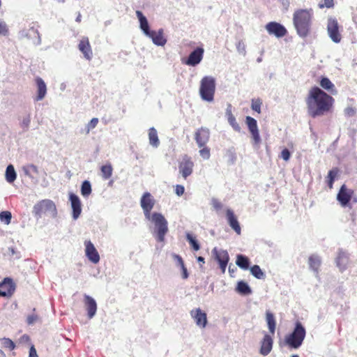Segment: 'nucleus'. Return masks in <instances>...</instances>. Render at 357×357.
I'll list each match as a JSON object with an SVG mask.
<instances>
[{
	"instance_id": "f257e3e1",
	"label": "nucleus",
	"mask_w": 357,
	"mask_h": 357,
	"mask_svg": "<svg viewBox=\"0 0 357 357\" xmlns=\"http://www.w3.org/2000/svg\"><path fill=\"white\" fill-rule=\"evenodd\" d=\"M334 99L319 87L312 88L306 98L307 112L313 118L328 112L333 107Z\"/></svg>"
},
{
	"instance_id": "f03ea898",
	"label": "nucleus",
	"mask_w": 357,
	"mask_h": 357,
	"mask_svg": "<svg viewBox=\"0 0 357 357\" xmlns=\"http://www.w3.org/2000/svg\"><path fill=\"white\" fill-rule=\"evenodd\" d=\"M313 15L312 8L298 9L294 11L293 23L299 36L305 38L309 34Z\"/></svg>"
},
{
	"instance_id": "7ed1b4c3",
	"label": "nucleus",
	"mask_w": 357,
	"mask_h": 357,
	"mask_svg": "<svg viewBox=\"0 0 357 357\" xmlns=\"http://www.w3.org/2000/svg\"><path fill=\"white\" fill-rule=\"evenodd\" d=\"M146 219L151 222L153 225V235L158 242L164 243L165 241V236L167 234L168 222L165 216L158 212H153L151 215Z\"/></svg>"
},
{
	"instance_id": "20e7f679",
	"label": "nucleus",
	"mask_w": 357,
	"mask_h": 357,
	"mask_svg": "<svg viewBox=\"0 0 357 357\" xmlns=\"http://www.w3.org/2000/svg\"><path fill=\"white\" fill-rule=\"evenodd\" d=\"M32 213L37 220L41 218L43 215L53 218L57 215L56 205L50 199H43L37 202L33 207Z\"/></svg>"
},
{
	"instance_id": "39448f33",
	"label": "nucleus",
	"mask_w": 357,
	"mask_h": 357,
	"mask_svg": "<svg viewBox=\"0 0 357 357\" xmlns=\"http://www.w3.org/2000/svg\"><path fill=\"white\" fill-rule=\"evenodd\" d=\"M306 335V330L302 324L297 321L293 331L285 337L286 344L292 349H298Z\"/></svg>"
},
{
	"instance_id": "423d86ee",
	"label": "nucleus",
	"mask_w": 357,
	"mask_h": 357,
	"mask_svg": "<svg viewBox=\"0 0 357 357\" xmlns=\"http://www.w3.org/2000/svg\"><path fill=\"white\" fill-rule=\"evenodd\" d=\"M215 91V80L213 77L205 76L200 82L199 94L202 100L212 102Z\"/></svg>"
},
{
	"instance_id": "0eeeda50",
	"label": "nucleus",
	"mask_w": 357,
	"mask_h": 357,
	"mask_svg": "<svg viewBox=\"0 0 357 357\" xmlns=\"http://www.w3.org/2000/svg\"><path fill=\"white\" fill-rule=\"evenodd\" d=\"M339 29L340 26L337 20L334 17H329L327 22V32L329 38L335 43H339L342 40Z\"/></svg>"
},
{
	"instance_id": "6e6552de",
	"label": "nucleus",
	"mask_w": 357,
	"mask_h": 357,
	"mask_svg": "<svg viewBox=\"0 0 357 357\" xmlns=\"http://www.w3.org/2000/svg\"><path fill=\"white\" fill-rule=\"evenodd\" d=\"M155 204V200L153 195L149 192H144L140 199V206L143 211L145 218L152 215V209Z\"/></svg>"
},
{
	"instance_id": "1a4fd4ad",
	"label": "nucleus",
	"mask_w": 357,
	"mask_h": 357,
	"mask_svg": "<svg viewBox=\"0 0 357 357\" xmlns=\"http://www.w3.org/2000/svg\"><path fill=\"white\" fill-rule=\"evenodd\" d=\"M211 253L214 259L218 263L222 273H225L229 260V256L227 251L222 249H218L215 247L212 250Z\"/></svg>"
},
{
	"instance_id": "9d476101",
	"label": "nucleus",
	"mask_w": 357,
	"mask_h": 357,
	"mask_svg": "<svg viewBox=\"0 0 357 357\" xmlns=\"http://www.w3.org/2000/svg\"><path fill=\"white\" fill-rule=\"evenodd\" d=\"M266 29L270 35H273L277 38L284 36L287 31L285 27L280 23L271 22L266 25Z\"/></svg>"
},
{
	"instance_id": "9b49d317",
	"label": "nucleus",
	"mask_w": 357,
	"mask_h": 357,
	"mask_svg": "<svg viewBox=\"0 0 357 357\" xmlns=\"http://www.w3.org/2000/svg\"><path fill=\"white\" fill-rule=\"evenodd\" d=\"M353 194L352 190L348 189L345 185H342L337 195V200L342 206L345 207L349 204Z\"/></svg>"
},
{
	"instance_id": "f8f14e48",
	"label": "nucleus",
	"mask_w": 357,
	"mask_h": 357,
	"mask_svg": "<svg viewBox=\"0 0 357 357\" xmlns=\"http://www.w3.org/2000/svg\"><path fill=\"white\" fill-rule=\"evenodd\" d=\"M245 122L248 125L249 131L251 133L254 144H259L261 142V138L259 133L257 121L251 116H247L245 119Z\"/></svg>"
},
{
	"instance_id": "ddd939ff",
	"label": "nucleus",
	"mask_w": 357,
	"mask_h": 357,
	"mask_svg": "<svg viewBox=\"0 0 357 357\" xmlns=\"http://www.w3.org/2000/svg\"><path fill=\"white\" fill-rule=\"evenodd\" d=\"M190 314L197 326L202 328L206 327L207 324V316L204 311L200 308H196L192 310Z\"/></svg>"
},
{
	"instance_id": "4468645a",
	"label": "nucleus",
	"mask_w": 357,
	"mask_h": 357,
	"mask_svg": "<svg viewBox=\"0 0 357 357\" xmlns=\"http://www.w3.org/2000/svg\"><path fill=\"white\" fill-rule=\"evenodd\" d=\"M194 163L190 158H183L179 162L178 170L179 173L184 178H186L192 173Z\"/></svg>"
},
{
	"instance_id": "2eb2a0df",
	"label": "nucleus",
	"mask_w": 357,
	"mask_h": 357,
	"mask_svg": "<svg viewBox=\"0 0 357 357\" xmlns=\"http://www.w3.org/2000/svg\"><path fill=\"white\" fill-rule=\"evenodd\" d=\"M204 50L202 47H197L189 55L185 64L190 66L198 65L203 59Z\"/></svg>"
},
{
	"instance_id": "dca6fc26",
	"label": "nucleus",
	"mask_w": 357,
	"mask_h": 357,
	"mask_svg": "<svg viewBox=\"0 0 357 357\" xmlns=\"http://www.w3.org/2000/svg\"><path fill=\"white\" fill-rule=\"evenodd\" d=\"M84 245L85 254L88 259L93 264L98 263L100 261V255L92 242L91 241H86Z\"/></svg>"
},
{
	"instance_id": "f3484780",
	"label": "nucleus",
	"mask_w": 357,
	"mask_h": 357,
	"mask_svg": "<svg viewBox=\"0 0 357 357\" xmlns=\"http://www.w3.org/2000/svg\"><path fill=\"white\" fill-rule=\"evenodd\" d=\"M69 200L73 210V218L74 220H77L82 212V204L80 199L77 195L71 192L69 195Z\"/></svg>"
},
{
	"instance_id": "a211bd4d",
	"label": "nucleus",
	"mask_w": 357,
	"mask_h": 357,
	"mask_svg": "<svg viewBox=\"0 0 357 357\" xmlns=\"http://www.w3.org/2000/svg\"><path fill=\"white\" fill-rule=\"evenodd\" d=\"M78 49L86 59L90 61L92 59L93 52L87 37H82L78 45Z\"/></svg>"
},
{
	"instance_id": "6ab92c4d",
	"label": "nucleus",
	"mask_w": 357,
	"mask_h": 357,
	"mask_svg": "<svg viewBox=\"0 0 357 357\" xmlns=\"http://www.w3.org/2000/svg\"><path fill=\"white\" fill-rule=\"evenodd\" d=\"M349 261L348 253L342 250H340L335 259V263L340 272H343L347 268Z\"/></svg>"
},
{
	"instance_id": "aec40b11",
	"label": "nucleus",
	"mask_w": 357,
	"mask_h": 357,
	"mask_svg": "<svg viewBox=\"0 0 357 357\" xmlns=\"http://www.w3.org/2000/svg\"><path fill=\"white\" fill-rule=\"evenodd\" d=\"M84 305L89 319H92L96 314L97 303L93 298L89 295H84Z\"/></svg>"
},
{
	"instance_id": "412c9836",
	"label": "nucleus",
	"mask_w": 357,
	"mask_h": 357,
	"mask_svg": "<svg viewBox=\"0 0 357 357\" xmlns=\"http://www.w3.org/2000/svg\"><path fill=\"white\" fill-rule=\"evenodd\" d=\"M20 37L21 38L31 39L33 37H36V39L33 43V44L38 45L41 43V38L38 31L33 27H31L28 29H23L20 32Z\"/></svg>"
},
{
	"instance_id": "4be33fe9",
	"label": "nucleus",
	"mask_w": 357,
	"mask_h": 357,
	"mask_svg": "<svg viewBox=\"0 0 357 357\" xmlns=\"http://www.w3.org/2000/svg\"><path fill=\"white\" fill-rule=\"evenodd\" d=\"M152 40L153 44L158 46H164L167 43V39L164 36V31L162 29H160L157 32L155 31H151L150 34L146 36Z\"/></svg>"
},
{
	"instance_id": "5701e85b",
	"label": "nucleus",
	"mask_w": 357,
	"mask_h": 357,
	"mask_svg": "<svg viewBox=\"0 0 357 357\" xmlns=\"http://www.w3.org/2000/svg\"><path fill=\"white\" fill-rule=\"evenodd\" d=\"M273 344V340L271 336L268 334H265L261 342L259 353L264 356L268 355L272 350Z\"/></svg>"
},
{
	"instance_id": "b1692460",
	"label": "nucleus",
	"mask_w": 357,
	"mask_h": 357,
	"mask_svg": "<svg viewBox=\"0 0 357 357\" xmlns=\"http://www.w3.org/2000/svg\"><path fill=\"white\" fill-rule=\"evenodd\" d=\"M210 132L206 128H201L195 132V140L199 147L204 146L209 139Z\"/></svg>"
},
{
	"instance_id": "393cba45",
	"label": "nucleus",
	"mask_w": 357,
	"mask_h": 357,
	"mask_svg": "<svg viewBox=\"0 0 357 357\" xmlns=\"http://www.w3.org/2000/svg\"><path fill=\"white\" fill-rule=\"evenodd\" d=\"M227 218L229 226L235 231L237 234H241V229L239 222L231 209L227 211Z\"/></svg>"
},
{
	"instance_id": "a878e982",
	"label": "nucleus",
	"mask_w": 357,
	"mask_h": 357,
	"mask_svg": "<svg viewBox=\"0 0 357 357\" xmlns=\"http://www.w3.org/2000/svg\"><path fill=\"white\" fill-rule=\"evenodd\" d=\"M8 284V289L7 290H1L0 289V297H10L11 296L15 290V284L13 282V280L10 278H5L1 282L2 285H6Z\"/></svg>"
},
{
	"instance_id": "bb28decb",
	"label": "nucleus",
	"mask_w": 357,
	"mask_h": 357,
	"mask_svg": "<svg viewBox=\"0 0 357 357\" xmlns=\"http://www.w3.org/2000/svg\"><path fill=\"white\" fill-rule=\"evenodd\" d=\"M136 15L139 20V28L144 33V34L146 36L147 35L150 34V28L149 25L148 20L146 17L144 15L142 12L140 10L136 11Z\"/></svg>"
},
{
	"instance_id": "cd10ccee",
	"label": "nucleus",
	"mask_w": 357,
	"mask_h": 357,
	"mask_svg": "<svg viewBox=\"0 0 357 357\" xmlns=\"http://www.w3.org/2000/svg\"><path fill=\"white\" fill-rule=\"evenodd\" d=\"M37 84V97L36 100L37 101L43 100L47 93V87L45 82L40 77H37L36 79Z\"/></svg>"
},
{
	"instance_id": "c85d7f7f",
	"label": "nucleus",
	"mask_w": 357,
	"mask_h": 357,
	"mask_svg": "<svg viewBox=\"0 0 357 357\" xmlns=\"http://www.w3.org/2000/svg\"><path fill=\"white\" fill-rule=\"evenodd\" d=\"M321 264V260L319 256L317 255H312L309 257V266L312 270L316 276L319 275V267Z\"/></svg>"
},
{
	"instance_id": "c756f323",
	"label": "nucleus",
	"mask_w": 357,
	"mask_h": 357,
	"mask_svg": "<svg viewBox=\"0 0 357 357\" xmlns=\"http://www.w3.org/2000/svg\"><path fill=\"white\" fill-rule=\"evenodd\" d=\"M236 291L241 295H249L252 293V289L248 284L243 280L238 282Z\"/></svg>"
},
{
	"instance_id": "7c9ffc66",
	"label": "nucleus",
	"mask_w": 357,
	"mask_h": 357,
	"mask_svg": "<svg viewBox=\"0 0 357 357\" xmlns=\"http://www.w3.org/2000/svg\"><path fill=\"white\" fill-rule=\"evenodd\" d=\"M17 178V173L13 165H8L5 172L6 181L9 183H13Z\"/></svg>"
},
{
	"instance_id": "2f4dec72",
	"label": "nucleus",
	"mask_w": 357,
	"mask_h": 357,
	"mask_svg": "<svg viewBox=\"0 0 357 357\" xmlns=\"http://www.w3.org/2000/svg\"><path fill=\"white\" fill-rule=\"evenodd\" d=\"M266 319L268 325V330L271 333L274 334L275 331L276 321L274 314L270 312L266 311Z\"/></svg>"
},
{
	"instance_id": "473e14b6",
	"label": "nucleus",
	"mask_w": 357,
	"mask_h": 357,
	"mask_svg": "<svg viewBox=\"0 0 357 357\" xmlns=\"http://www.w3.org/2000/svg\"><path fill=\"white\" fill-rule=\"evenodd\" d=\"M236 265L243 270H248L250 266L249 259L243 255H238L236 261Z\"/></svg>"
},
{
	"instance_id": "72a5a7b5",
	"label": "nucleus",
	"mask_w": 357,
	"mask_h": 357,
	"mask_svg": "<svg viewBox=\"0 0 357 357\" xmlns=\"http://www.w3.org/2000/svg\"><path fill=\"white\" fill-rule=\"evenodd\" d=\"M149 144L153 147H158L160 141L158 136V132L154 128H151L149 130Z\"/></svg>"
},
{
	"instance_id": "f704fd0d",
	"label": "nucleus",
	"mask_w": 357,
	"mask_h": 357,
	"mask_svg": "<svg viewBox=\"0 0 357 357\" xmlns=\"http://www.w3.org/2000/svg\"><path fill=\"white\" fill-rule=\"evenodd\" d=\"M92 189L90 181L85 180L82 182L81 185V195L87 198L91 194Z\"/></svg>"
},
{
	"instance_id": "c9c22d12",
	"label": "nucleus",
	"mask_w": 357,
	"mask_h": 357,
	"mask_svg": "<svg viewBox=\"0 0 357 357\" xmlns=\"http://www.w3.org/2000/svg\"><path fill=\"white\" fill-rule=\"evenodd\" d=\"M250 273L257 279L264 280L266 278V274L258 265H254L250 267Z\"/></svg>"
},
{
	"instance_id": "e433bc0d",
	"label": "nucleus",
	"mask_w": 357,
	"mask_h": 357,
	"mask_svg": "<svg viewBox=\"0 0 357 357\" xmlns=\"http://www.w3.org/2000/svg\"><path fill=\"white\" fill-rule=\"evenodd\" d=\"M338 170L337 169L335 168L328 172V176L326 178V182L328 188L330 189L333 188V183L335 181V179L337 175Z\"/></svg>"
},
{
	"instance_id": "4c0bfd02",
	"label": "nucleus",
	"mask_w": 357,
	"mask_h": 357,
	"mask_svg": "<svg viewBox=\"0 0 357 357\" xmlns=\"http://www.w3.org/2000/svg\"><path fill=\"white\" fill-rule=\"evenodd\" d=\"M22 170L29 177H33L34 174H38V168L33 165H24L22 167Z\"/></svg>"
},
{
	"instance_id": "58836bf2",
	"label": "nucleus",
	"mask_w": 357,
	"mask_h": 357,
	"mask_svg": "<svg viewBox=\"0 0 357 357\" xmlns=\"http://www.w3.org/2000/svg\"><path fill=\"white\" fill-rule=\"evenodd\" d=\"M102 176L105 180L109 178L112 174V167L111 165H105L101 167Z\"/></svg>"
},
{
	"instance_id": "ea45409f",
	"label": "nucleus",
	"mask_w": 357,
	"mask_h": 357,
	"mask_svg": "<svg viewBox=\"0 0 357 357\" xmlns=\"http://www.w3.org/2000/svg\"><path fill=\"white\" fill-rule=\"evenodd\" d=\"M186 239L189 242L193 250L197 251L200 249L199 243H198L195 237H194L191 234H186Z\"/></svg>"
},
{
	"instance_id": "a19ab883",
	"label": "nucleus",
	"mask_w": 357,
	"mask_h": 357,
	"mask_svg": "<svg viewBox=\"0 0 357 357\" xmlns=\"http://www.w3.org/2000/svg\"><path fill=\"white\" fill-rule=\"evenodd\" d=\"M12 214L10 211H5L0 212V220L6 225L10 223Z\"/></svg>"
},
{
	"instance_id": "79ce46f5",
	"label": "nucleus",
	"mask_w": 357,
	"mask_h": 357,
	"mask_svg": "<svg viewBox=\"0 0 357 357\" xmlns=\"http://www.w3.org/2000/svg\"><path fill=\"white\" fill-rule=\"evenodd\" d=\"M320 85L326 90L331 91L334 88V84L327 77H324L320 82Z\"/></svg>"
},
{
	"instance_id": "37998d69",
	"label": "nucleus",
	"mask_w": 357,
	"mask_h": 357,
	"mask_svg": "<svg viewBox=\"0 0 357 357\" xmlns=\"http://www.w3.org/2000/svg\"><path fill=\"white\" fill-rule=\"evenodd\" d=\"M2 345L5 348L9 349V350L12 351L15 348V344L13 340L9 338L3 337L1 340Z\"/></svg>"
},
{
	"instance_id": "c03bdc74",
	"label": "nucleus",
	"mask_w": 357,
	"mask_h": 357,
	"mask_svg": "<svg viewBox=\"0 0 357 357\" xmlns=\"http://www.w3.org/2000/svg\"><path fill=\"white\" fill-rule=\"evenodd\" d=\"M31 123V116L29 114L23 117L20 122V127L23 129L24 131H27Z\"/></svg>"
},
{
	"instance_id": "a18cd8bd",
	"label": "nucleus",
	"mask_w": 357,
	"mask_h": 357,
	"mask_svg": "<svg viewBox=\"0 0 357 357\" xmlns=\"http://www.w3.org/2000/svg\"><path fill=\"white\" fill-rule=\"evenodd\" d=\"M227 121L229 125L233 128V129L236 132L241 131V127L239 124L236 122L235 116L233 115L227 118Z\"/></svg>"
},
{
	"instance_id": "49530a36",
	"label": "nucleus",
	"mask_w": 357,
	"mask_h": 357,
	"mask_svg": "<svg viewBox=\"0 0 357 357\" xmlns=\"http://www.w3.org/2000/svg\"><path fill=\"white\" fill-rule=\"evenodd\" d=\"M262 104V102L260 99H256V100H252V105L251 108L257 112V113L261 112V105Z\"/></svg>"
},
{
	"instance_id": "de8ad7c7",
	"label": "nucleus",
	"mask_w": 357,
	"mask_h": 357,
	"mask_svg": "<svg viewBox=\"0 0 357 357\" xmlns=\"http://www.w3.org/2000/svg\"><path fill=\"white\" fill-rule=\"evenodd\" d=\"M98 123V118H93L86 126V133L88 134L89 132L95 128Z\"/></svg>"
},
{
	"instance_id": "09e8293b",
	"label": "nucleus",
	"mask_w": 357,
	"mask_h": 357,
	"mask_svg": "<svg viewBox=\"0 0 357 357\" xmlns=\"http://www.w3.org/2000/svg\"><path fill=\"white\" fill-rule=\"evenodd\" d=\"M236 50H237V52L240 54H241L243 56H245V54H246L245 45L244 44V43L242 40H240L237 43Z\"/></svg>"
},
{
	"instance_id": "8fccbe9b",
	"label": "nucleus",
	"mask_w": 357,
	"mask_h": 357,
	"mask_svg": "<svg viewBox=\"0 0 357 357\" xmlns=\"http://www.w3.org/2000/svg\"><path fill=\"white\" fill-rule=\"evenodd\" d=\"M334 6L333 0H322L321 3H319V7L320 8L326 7V8H333Z\"/></svg>"
},
{
	"instance_id": "3c124183",
	"label": "nucleus",
	"mask_w": 357,
	"mask_h": 357,
	"mask_svg": "<svg viewBox=\"0 0 357 357\" xmlns=\"http://www.w3.org/2000/svg\"><path fill=\"white\" fill-rule=\"evenodd\" d=\"M172 257L174 259L177 266H180L181 268L185 266L183 260L180 255L174 253Z\"/></svg>"
},
{
	"instance_id": "603ef678",
	"label": "nucleus",
	"mask_w": 357,
	"mask_h": 357,
	"mask_svg": "<svg viewBox=\"0 0 357 357\" xmlns=\"http://www.w3.org/2000/svg\"><path fill=\"white\" fill-rule=\"evenodd\" d=\"M8 30L6 24L0 20V35L6 36L8 34Z\"/></svg>"
},
{
	"instance_id": "864d4df0",
	"label": "nucleus",
	"mask_w": 357,
	"mask_h": 357,
	"mask_svg": "<svg viewBox=\"0 0 357 357\" xmlns=\"http://www.w3.org/2000/svg\"><path fill=\"white\" fill-rule=\"evenodd\" d=\"M38 319V316L36 314H30L27 317L26 322L29 325L33 324Z\"/></svg>"
},
{
	"instance_id": "5fc2aeb1",
	"label": "nucleus",
	"mask_w": 357,
	"mask_h": 357,
	"mask_svg": "<svg viewBox=\"0 0 357 357\" xmlns=\"http://www.w3.org/2000/svg\"><path fill=\"white\" fill-rule=\"evenodd\" d=\"M185 192V188L183 185H176V188H175V193L178 195V196H181L183 195Z\"/></svg>"
},
{
	"instance_id": "6e6d98bb",
	"label": "nucleus",
	"mask_w": 357,
	"mask_h": 357,
	"mask_svg": "<svg viewBox=\"0 0 357 357\" xmlns=\"http://www.w3.org/2000/svg\"><path fill=\"white\" fill-rule=\"evenodd\" d=\"M211 204L216 210H220L222 207V204L217 199L215 198L212 199Z\"/></svg>"
},
{
	"instance_id": "4d7b16f0",
	"label": "nucleus",
	"mask_w": 357,
	"mask_h": 357,
	"mask_svg": "<svg viewBox=\"0 0 357 357\" xmlns=\"http://www.w3.org/2000/svg\"><path fill=\"white\" fill-rule=\"evenodd\" d=\"M29 357H38L33 345H32L29 349Z\"/></svg>"
},
{
	"instance_id": "13d9d810",
	"label": "nucleus",
	"mask_w": 357,
	"mask_h": 357,
	"mask_svg": "<svg viewBox=\"0 0 357 357\" xmlns=\"http://www.w3.org/2000/svg\"><path fill=\"white\" fill-rule=\"evenodd\" d=\"M344 113L346 115H347L349 116H351L354 115L355 111L352 107H347L344 109Z\"/></svg>"
},
{
	"instance_id": "bf43d9fd",
	"label": "nucleus",
	"mask_w": 357,
	"mask_h": 357,
	"mask_svg": "<svg viewBox=\"0 0 357 357\" xmlns=\"http://www.w3.org/2000/svg\"><path fill=\"white\" fill-rule=\"evenodd\" d=\"M181 268L182 270V278L183 279H187L189 276V274H188L186 267L184 266L181 267Z\"/></svg>"
},
{
	"instance_id": "052dcab7",
	"label": "nucleus",
	"mask_w": 357,
	"mask_h": 357,
	"mask_svg": "<svg viewBox=\"0 0 357 357\" xmlns=\"http://www.w3.org/2000/svg\"><path fill=\"white\" fill-rule=\"evenodd\" d=\"M199 153L202 155H208L210 154V151L208 148H203L199 151Z\"/></svg>"
},
{
	"instance_id": "680f3d73",
	"label": "nucleus",
	"mask_w": 357,
	"mask_h": 357,
	"mask_svg": "<svg viewBox=\"0 0 357 357\" xmlns=\"http://www.w3.org/2000/svg\"><path fill=\"white\" fill-rule=\"evenodd\" d=\"M226 116L227 117H229L233 116L232 112H231V105L229 104L228 105L227 109H226Z\"/></svg>"
},
{
	"instance_id": "e2e57ef3",
	"label": "nucleus",
	"mask_w": 357,
	"mask_h": 357,
	"mask_svg": "<svg viewBox=\"0 0 357 357\" xmlns=\"http://www.w3.org/2000/svg\"><path fill=\"white\" fill-rule=\"evenodd\" d=\"M8 250L11 253L12 255H16V258L19 259L20 257V254L17 253V252L15 251V249L14 248H13V247L9 248Z\"/></svg>"
},
{
	"instance_id": "0e129e2a",
	"label": "nucleus",
	"mask_w": 357,
	"mask_h": 357,
	"mask_svg": "<svg viewBox=\"0 0 357 357\" xmlns=\"http://www.w3.org/2000/svg\"><path fill=\"white\" fill-rule=\"evenodd\" d=\"M281 156H290L289 151L287 149H283L281 153Z\"/></svg>"
},
{
	"instance_id": "69168bd1",
	"label": "nucleus",
	"mask_w": 357,
	"mask_h": 357,
	"mask_svg": "<svg viewBox=\"0 0 357 357\" xmlns=\"http://www.w3.org/2000/svg\"><path fill=\"white\" fill-rule=\"evenodd\" d=\"M197 260L199 263H203V264L205 263V259L203 257H202V256L198 257L197 258Z\"/></svg>"
},
{
	"instance_id": "338daca9",
	"label": "nucleus",
	"mask_w": 357,
	"mask_h": 357,
	"mask_svg": "<svg viewBox=\"0 0 357 357\" xmlns=\"http://www.w3.org/2000/svg\"><path fill=\"white\" fill-rule=\"evenodd\" d=\"M0 289H1V290H7V289H9L8 288V284H6V285H2L1 284V282H0Z\"/></svg>"
},
{
	"instance_id": "774afa93",
	"label": "nucleus",
	"mask_w": 357,
	"mask_h": 357,
	"mask_svg": "<svg viewBox=\"0 0 357 357\" xmlns=\"http://www.w3.org/2000/svg\"><path fill=\"white\" fill-rule=\"evenodd\" d=\"M81 18H82L81 14L79 13L78 15H77V17H76V20H75L76 22H81Z\"/></svg>"
}]
</instances>
